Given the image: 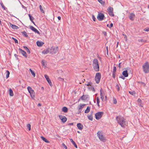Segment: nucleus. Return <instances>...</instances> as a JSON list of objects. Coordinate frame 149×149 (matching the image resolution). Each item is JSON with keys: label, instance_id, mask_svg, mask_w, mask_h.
Returning <instances> with one entry per match:
<instances>
[{"label": "nucleus", "instance_id": "nucleus-35", "mask_svg": "<svg viewBox=\"0 0 149 149\" xmlns=\"http://www.w3.org/2000/svg\"><path fill=\"white\" fill-rule=\"evenodd\" d=\"M26 127L27 128L29 129V131L31 130V125L29 124H28L27 125Z\"/></svg>", "mask_w": 149, "mask_h": 149}, {"label": "nucleus", "instance_id": "nucleus-58", "mask_svg": "<svg viewBox=\"0 0 149 149\" xmlns=\"http://www.w3.org/2000/svg\"><path fill=\"white\" fill-rule=\"evenodd\" d=\"M121 63H119L118 64V67L119 68H121Z\"/></svg>", "mask_w": 149, "mask_h": 149}, {"label": "nucleus", "instance_id": "nucleus-37", "mask_svg": "<svg viewBox=\"0 0 149 149\" xmlns=\"http://www.w3.org/2000/svg\"><path fill=\"white\" fill-rule=\"evenodd\" d=\"M6 78H7L9 77V75L10 74V72L8 70L6 71Z\"/></svg>", "mask_w": 149, "mask_h": 149}, {"label": "nucleus", "instance_id": "nucleus-27", "mask_svg": "<svg viewBox=\"0 0 149 149\" xmlns=\"http://www.w3.org/2000/svg\"><path fill=\"white\" fill-rule=\"evenodd\" d=\"M86 105L85 104H80V105L78 107V109L79 110H80V109H82L84 106H85Z\"/></svg>", "mask_w": 149, "mask_h": 149}, {"label": "nucleus", "instance_id": "nucleus-50", "mask_svg": "<svg viewBox=\"0 0 149 149\" xmlns=\"http://www.w3.org/2000/svg\"><path fill=\"white\" fill-rule=\"evenodd\" d=\"M116 73H113V74H112V77H113V78H115V76H116Z\"/></svg>", "mask_w": 149, "mask_h": 149}, {"label": "nucleus", "instance_id": "nucleus-12", "mask_svg": "<svg viewBox=\"0 0 149 149\" xmlns=\"http://www.w3.org/2000/svg\"><path fill=\"white\" fill-rule=\"evenodd\" d=\"M135 14L133 13H130V15L129 16L130 19L132 21L134 20L135 18Z\"/></svg>", "mask_w": 149, "mask_h": 149}, {"label": "nucleus", "instance_id": "nucleus-63", "mask_svg": "<svg viewBox=\"0 0 149 149\" xmlns=\"http://www.w3.org/2000/svg\"><path fill=\"white\" fill-rule=\"evenodd\" d=\"M58 20H60L61 19V17L60 16H58Z\"/></svg>", "mask_w": 149, "mask_h": 149}, {"label": "nucleus", "instance_id": "nucleus-60", "mask_svg": "<svg viewBox=\"0 0 149 149\" xmlns=\"http://www.w3.org/2000/svg\"><path fill=\"white\" fill-rule=\"evenodd\" d=\"M119 78H121L122 79H125V77H124L123 76H120L119 77Z\"/></svg>", "mask_w": 149, "mask_h": 149}, {"label": "nucleus", "instance_id": "nucleus-29", "mask_svg": "<svg viewBox=\"0 0 149 149\" xmlns=\"http://www.w3.org/2000/svg\"><path fill=\"white\" fill-rule=\"evenodd\" d=\"M96 101H97V104L99 107H100V105H99V102H100V101H99V98L98 97H97L96 98Z\"/></svg>", "mask_w": 149, "mask_h": 149}, {"label": "nucleus", "instance_id": "nucleus-1", "mask_svg": "<svg viewBox=\"0 0 149 149\" xmlns=\"http://www.w3.org/2000/svg\"><path fill=\"white\" fill-rule=\"evenodd\" d=\"M116 120L122 127H124L125 125V119L121 116H118L116 117Z\"/></svg>", "mask_w": 149, "mask_h": 149}, {"label": "nucleus", "instance_id": "nucleus-34", "mask_svg": "<svg viewBox=\"0 0 149 149\" xmlns=\"http://www.w3.org/2000/svg\"><path fill=\"white\" fill-rule=\"evenodd\" d=\"M29 15V18H30V20L31 21H33V20L34 19V18L30 14H29L28 15Z\"/></svg>", "mask_w": 149, "mask_h": 149}, {"label": "nucleus", "instance_id": "nucleus-49", "mask_svg": "<svg viewBox=\"0 0 149 149\" xmlns=\"http://www.w3.org/2000/svg\"><path fill=\"white\" fill-rule=\"evenodd\" d=\"M92 19H93V20L94 21H95L96 18L95 17V16L93 15H92Z\"/></svg>", "mask_w": 149, "mask_h": 149}, {"label": "nucleus", "instance_id": "nucleus-19", "mask_svg": "<svg viewBox=\"0 0 149 149\" xmlns=\"http://www.w3.org/2000/svg\"><path fill=\"white\" fill-rule=\"evenodd\" d=\"M49 52L50 53V49H47L46 50H43L42 52V54H47Z\"/></svg>", "mask_w": 149, "mask_h": 149}, {"label": "nucleus", "instance_id": "nucleus-5", "mask_svg": "<svg viewBox=\"0 0 149 149\" xmlns=\"http://www.w3.org/2000/svg\"><path fill=\"white\" fill-rule=\"evenodd\" d=\"M98 137L99 139L101 141L105 142L106 141L105 138L103 136L102 132L100 131H98L97 133Z\"/></svg>", "mask_w": 149, "mask_h": 149}, {"label": "nucleus", "instance_id": "nucleus-32", "mask_svg": "<svg viewBox=\"0 0 149 149\" xmlns=\"http://www.w3.org/2000/svg\"><path fill=\"white\" fill-rule=\"evenodd\" d=\"M109 15L113 17L114 16V15L113 13V11L109 12Z\"/></svg>", "mask_w": 149, "mask_h": 149}, {"label": "nucleus", "instance_id": "nucleus-30", "mask_svg": "<svg viewBox=\"0 0 149 149\" xmlns=\"http://www.w3.org/2000/svg\"><path fill=\"white\" fill-rule=\"evenodd\" d=\"M0 4L2 8H3L4 10H6L7 9V8H6L3 5V4L2 2L0 3Z\"/></svg>", "mask_w": 149, "mask_h": 149}, {"label": "nucleus", "instance_id": "nucleus-10", "mask_svg": "<svg viewBox=\"0 0 149 149\" xmlns=\"http://www.w3.org/2000/svg\"><path fill=\"white\" fill-rule=\"evenodd\" d=\"M59 117L61 120L62 122L63 123H64L66 122L67 119L65 116L61 115H59Z\"/></svg>", "mask_w": 149, "mask_h": 149}, {"label": "nucleus", "instance_id": "nucleus-25", "mask_svg": "<svg viewBox=\"0 0 149 149\" xmlns=\"http://www.w3.org/2000/svg\"><path fill=\"white\" fill-rule=\"evenodd\" d=\"M107 10L109 13L110 12H112L113 11V8L111 6H109L107 9Z\"/></svg>", "mask_w": 149, "mask_h": 149}, {"label": "nucleus", "instance_id": "nucleus-26", "mask_svg": "<svg viewBox=\"0 0 149 149\" xmlns=\"http://www.w3.org/2000/svg\"><path fill=\"white\" fill-rule=\"evenodd\" d=\"M21 33L24 36L26 37H28V36L27 35L26 32L24 31L23 32H22Z\"/></svg>", "mask_w": 149, "mask_h": 149}, {"label": "nucleus", "instance_id": "nucleus-61", "mask_svg": "<svg viewBox=\"0 0 149 149\" xmlns=\"http://www.w3.org/2000/svg\"><path fill=\"white\" fill-rule=\"evenodd\" d=\"M14 56H15V57L17 59H18V58L17 57V56H18L16 54H14Z\"/></svg>", "mask_w": 149, "mask_h": 149}, {"label": "nucleus", "instance_id": "nucleus-6", "mask_svg": "<svg viewBox=\"0 0 149 149\" xmlns=\"http://www.w3.org/2000/svg\"><path fill=\"white\" fill-rule=\"evenodd\" d=\"M27 88L29 93L31 95L32 98H34L35 97V93L33 90L30 86H28Z\"/></svg>", "mask_w": 149, "mask_h": 149}, {"label": "nucleus", "instance_id": "nucleus-11", "mask_svg": "<svg viewBox=\"0 0 149 149\" xmlns=\"http://www.w3.org/2000/svg\"><path fill=\"white\" fill-rule=\"evenodd\" d=\"M88 98V95H83L79 99V101L80 99L82 100H87Z\"/></svg>", "mask_w": 149, "mask_h": 149}, {"label": "nucleus", "instance_id": "nucleus-4", "mask_svg": "<svg viewBox=\"0 0 149 149\" xmlns=\"http://www.w3.org/2000/svg\"><path fill=\"white\" fill-rule=\"evenodd\" d=\"M142 67L143 70L145 73H148L149 72V64L148 62H146Z\"/></svg>", "mask_w": 149, "mask_h": 149}, {"label": "nucleus", "instance_id": "nucleus-9", "mask_svg": "<svg viewBox=\"0 0 149 149\" xmlns=\"http://www.w3.org/2000/svg\"><path fill=\"white\" fill-rule=\"evenodd\" d=\"M104 15L102 13H99L97 16V18L99 21H102L104 19Z\"/></svg>", "mask_w": 149, "mask_h": 149}, {"label": "nucleus", "instance_id": "nucleus-57", "mask_svg": "<svg viewBox=\"0 0 149 149\" xmlns=\"http://www.w3.org/2000/svg\"><path fill=\"white\" fill-rule=\"evenodd\" d=\"M23 47L24 48V49H25L26 50L27 49H28V47L26 46H24Z\"/></svg>", "mask_w": 149, "mask_h": 149}, {"label": "nucleus", "instance_id": "nucleus-53", "mask_svg": "<svg viewBox=\"0 0 149 149\" xmlns=\"http://www.w3.org/2000/svg\"><path fill=\"white\" fill-rule=\"evenodd\" d=\"M62 145L65 148V149H67V146L65 145L64 143H63L62 144Z\"/></svg>", "mask_w": 149, "mask_h": 149}, {"label": "nucleus", "instance_id": "nucleus-56", "mask_svg": "<svg viewBox=\"0 0 149 149\" xmlns=\"http://www.w3.org/2000/svg\"><path fill=\"white\" fill-rule=\"evenodd\" d=\"M103 33L105 36H107V33H106V32L103 31Z\"/></svg>", "mask_w": 149, "mask_h": 149}, {"label": "nucleus", "instance_id": "nucleus-8", "mask_svg": "<svg viewBox=\"0 0 149 149\" xmlns=\"http://www.w3.org/2000/svg\"><path fill=\"white\" fill-rule=\"evenodd\" d=\"M101 77V74L100 73H97L95 77V79L97 84H98L100 81Z\"/></svg>", "mask_w": 149, "mask_h": 149}, {"label": "nucleus", "instance_id": "nucleus-52", "mask_svg": "<svg viewBox=\"0 0 149 149\" xmlns=\"http://www.w3.org/2000/svg\"><path fill=\"white\" fill-rule=\"evenodd\" d=\"M129 92L130 94H132V95H133L134 94H135V92L134 91H133V92L129 91Z\"/></svg>", "mask_w": 149, "mask_h": 149}, {"label": "nucleus", "instance_id": "nucleus-59", "mask_svg": "<svg viewBox=\"0 0 149 149\" xmlns=\"http://www.w3.org/2000/svg\"><path fill=\"white\" fill-rule=\"evenodd\" d=\"M26 51L29 54H30V51L29 49H27Z\"/></svg>", "mask_w": 149, "mask_h": 149}, {"label": "nucleus", "instance_id": "nucleus-21", "mask_svg": "<svg viewBox=\"0 0 149 149\" xmlns=\"http://www.w3.org/2000/svg\"><path fill=\"white\" fill-rule=\"evenodd\" d=\"M41 138L45 142L48 143H49V141L43 136H41Z\"/></svg>", "mask_w": 149, "mask_h": 149}, {"label": "nucleus", "instance_id": "nucleus-48", "mask_svg": "<svg viewBox=\"0 0 149 149\" xmlns=\"http://www.w3.org/2000/svg\"><path fill=\"white\" fill-rule=\"evenodd\" d=\"M123 36H124V38L125 39V41H127V36H126L125 35V34H123Z\"/></svg>", "mask_w": 149, "mask_h": 149}, {"label": "nucleus", "instance_id": "nucleus-14", "mask_svg": "<svg viewBox=\"0 0 149 149\" xmlns=\"http://www.w3.org/2000/svg\"><path fill=\"white\" fill-rule=\"evenodd\" d=\"M30 28L32 31L34 32L35 33H37L38 34H40L39 31L33 26H30Z\"/></svg>", "mask_w": 149, "mask_h": 149}, {"label": "nucleus", "instance_id": "nucleus-44", "mask_svg": "<svg viewBox=\"0 0 149 149\" xmlns=\"http://www.w3.org/2000/svg\"><path fill=\"white\" fill-rule=\"evenodd\" d=\"M44 76H45V78L46 79V80H47H47H49V77L48 76V75H47L45 74V75Z\"/></svg>", "mask_w": 149, "mask_h": 149}, {"label": "nucleus", "instance_id": "nucleus-31", "mask_svg": "<svg viewBox=\"0 0 149 149\" xmlns=\"http://www.w3.org/2000/svg\"><path fill=\"white\" fill-rule=\"evenodd\" d=\"M99 3H100L102 5L104 6L105 2L103 1L102 0H97Z\"/></svg>", "mask_w": 149, "mask_h": 149}, {"label": "nucleus", "instance_id": "nucleus-7", "mask_svg": "<svg viewBox=\"0 0 149 149\" xmlns=\"http://www.w3.org/2000/svg\"><path fill=\"white\" fill-rule=\"evenodd\" d=\"M104 113V112L102 111L96 113L95 114L96 119L97 120H99L101 118Z\"/></svg>", "mask_w": 149, "mask_h": 149}, {"label": "nucleus", "instance_id": "nucleus-28", "mask_svg": "<svg viewBox=\"0 0 149 149\" xmlns=\"http://www.w3.org/2000/svg\"><path fill=\"white\" fill-rule=\"evenodd\" d=\"M9 93L10 95L11 96H13L14 95V94L13 93V92L11 89H10L9 90Z\"/></svg>", "mask_w": 149, "mask_h": 149}, {"label": "nucleus", "instance_id": "nucleus-46", "mask_svg": "<svg viewBox=\"0 0 149 149\" xmlns=\"http://www.w3.org/2000/svg\"><path fill=\"white\" fill-rule=\"evenodd\" d=\"M12 39L14 40L15 43L18 44V41L17 39L13 38H12Z\"/></svg>", "mask_w": 149, "mask_h": 149}, {"label": "nucleus", "instance_id": "nucleus-13", "mask_svg": "<svg viewBox=\"0 0 149 149\" xmlns=\"http://www.w3.org/2000/svg\"><path fill=\"white\" fill-rule=\"evenodd\" d=\"M19 52L21 53L25 57L27 58V55L26 52L20 48L19 49Z\"/></svg>", "mask_w": 149, "mask_h": 149}, {"label": "nucleus", "instance_id": "nucleus-33", "mask_svg": "<svg viewBox=\"0 0 149 149\" xmlns=\"http://www.w3.org/2000/svg\"><path fill=\"white\" fill-rule=\"evenodd\" d=\"M102 88H101L100 90V96H101V98L102 100H103V99H104V97H102Z\"/></svg>", "mask_w": 149, "mask_h": 149}, {"label": "nucleus", "instance_id": "nucleus-2", "mask_svg": "<svg viewBox=\"0 0 149 149\" xmlns=\"http://www.w3.org/2000/svg\"><path fill=\"white\" fill-rule=\"evenodd\" d=\"M93 66L94 69L96 72H97L99 70V66L98 63V60L95 58L93 61Z\"/></svg>", "mask_w": 149, "mask_h": 149}, {"label": "nucleus", "instance_id": "nucleus-17", "mask_svg": "<svg viewBox=\"0 0 149 149\" xmlns=\"http://www.w3.org/2000/svg\"><path fill=\"white\" fill-rule=\"evenodd\" d=\"M36 44L37 45L38 47L42 46L44 44V43L42 42H40L39 41H37L36 42Z\"/></svg>", "mask_w": 149, "mask_h": 149}, {"label": "nucleus", "instance_id": "nucleus-51", "mask_svg": "<svg viewBox=\"0 0 149 149\" xmlns=\"http://www.w3.org/2000/svg\"><path fill=\"white\" fill-rule=\"evenodd\" d=\"M144 31H149V28L144 29Z\"/></svg>", "mask_w": 149, "mask_h": 149}, {"label": "nucleus", "instance_id": "nucleus-20", "mask_svg": "<svg viewBox=\"0 0 149 149\" xmlns=\"http://www.w3.org/2000/svg\"><path fill=\"white\" fill-rule=\"evenodd\" d=\"M70 140L71 142L72 143V144L74 145V147L77 148V147L76 143L74 142L72 139H70Z\"/></svg>", "mask_w": 149, "mask_h": 149}, {"label": "nucleus", "instance_id": "nucleus-45", "mask_svg": "<svg viewBox=\"0 0 149 149\" xmlns=\"http://www.w3.org/2000/svg\"><path fill=\"white\" fill-rule=\"evenodd\" d=\"M45 61L44 60H42V62H41V63H42V65L44 66H45Z\"/></svg>", "mask_w": 149, "mask_h": 149}, {"label": "nucleus", "instance_id": "nucleus-23", "mask_svg": "<svg viewBox=\"0 0 149 149\" xmlns=\"http://www.w3.org/2000/svg\"><path fill=\"white\" fill-rule=\"evenodd\" d=\"M93 113L92 112L91 113L90 115H88V118L90 120L92 121L93 119V116H92Z\"/></svg>", "mask_w": 149, "mask_h": 149}, {"label": "nucleus", "instance_id": "nucleus-39", "mask_svg": "<svg viewBox=\"0 0 149 149\" xmlns=\"http://www.w3.org/2000/svg\"><path fill=\"white\" fill-rule=\"evenodd\" d=\"M113 26V24L112 23H111L110 25H109V24H107V26L108 27H109V28H111V27H112Z\"/></svg>", "mask_w": 149, "mask_h": 149}, {"label": "nucleus", "instance_id": "nucleus-55", "mask_svg": "<svg viewBox=\"0 0 149 149\" xmlns=\"http://www.w3.org/2000/svg\"><path fill=\"white\" fill-rule=\"evenodd\" d=\"M91 82H88L87 84H86V85L88 86L89 85L91 86Z\"/></svg>", "mask_w": 149, "mask_h": 149}, {"label": "nucleus", "instance_id": "nucleus-3", "mask_svg": "<svg viewBox=\"0 0 149 149\" xmlns=\"http://www.w3.org/2000/svg\"><path fill=\"white\" fill-rule=\"evenodd\" d=\"M58 51V47L52 46L50 49V54H54L56 53Z\"/></svg>", "mask_w": 149, "mask_h": 149}, {"label": "nucleus", "instance_id": "nucleus-22", "mask_svg": "<svg viewBox=\"0 0 149 149\" xmlns=\"http://www.w3.org/2000/svg\"><path fill=\"white\" fill-rule=\"evenodd\" d=\"M62 110L63 112L65 113H66L68 111V109L66 107H63L62 108Z\"/></svg>", "mask_w": 149, "mask_h": 149}, {"label": "nucleus", "instance_id": "nucleus-64", "mask_svg": "<svg viewBox=\"0 0 149 149\" xmlns=\"http://www.w3.org/2000/svg\"><path fill=\"white\" fill-rule=\"evenodd\" d=\"M69 125H73V123H70L68 124Z\"/></svg>", "mask_w": 149, "mask_h": 149}, {"label": "nucleus", "instance_id": "nucleus-54", "mask_svg": "<svg viewBox=\"0 0 149 149\" xmlns=\"http://www.w3.org/2000/svg\"><path fill=\"white\" fill-rule=\"evenodd\" d=\"M58 79L60 81H64V79L63 78H61L59 77L58 78Z\"/></svg>", "mask_w": 149, "mask_h": 149}, {"label": "nucleus", "instance_id": "nucleus-18", "mask_svg": "<svg viewBox=\"0 0 149 149\" xmlns=\"http://www.w3.org/2000/svg\"><path fill=\"white\" fill-rule=\"evenodd\" d=\"M122 74L125 77H127L128 75L127 70L123 71V72Z\"/></svg>", "mask_w": 149, "mask_h": 149}, {"label": "nucleus", "instance_id": "nucleus-16", "mask_svg": "<svg viewBox=\"0 0 149 149\" xmlns=\"http://www.w3.org/2000/svg\"><path fill=\"white\" fill-rule=\"evenodd\" d=\"M78 128L80 130H82L83 128V126L81 123H78L77 125Z\"/></svg>", "mask_w": 149, "mask_h": 149}, {"label": "nucleus", "instance_id": "nucleus-24", "mask_svg": "<svg viewBox=\"0 0 149 149\" xmlns=\"http://www.w3.org/2000/svg\"><path fill=\"white\" fill-rule=\"evenodd\" d=\"M90 107H88L86 109L84 113H88L90 111Z\"/></svg>", "mask_w": 149, "mask_h": 149}, {"label": "nucleus", "instance_id": "nucleus-42", "mask_svg": "<svg viewBox=\"0 0 149 149\" xmlns=\"http://www.w3.org/2000/svg\"><path fill=\"white\" fill-rule=\"evenodd\" d=\"M116 66H114L113 68V72L116 73Z\"/></svg>", "mask_w": 149, "mask_h": 149}, {"label": "nucleus", "instance_id": "nucleus-15", "mask_svg": "<svg viewBox=\"0 0 149 149\" xmlns=\"http://www.w3.org/2000/svg\"><path fill=\"white\" fill-rule=\"evenodd\" d=\"M10 24L11 27L13 29H17L19 28L18 26L15 25L11 23H10Z\"/></svg>", "mask_w": 149, "mask_h": 149}, {"label": "nucleus", "instance_id": "nucleus-38", "mask_svg": "<svg viewBox=\"0 0 149 149\" xmlns=\"http://www.w3.org/2000/svg\"><path fill=\"white\" fill-rule=\"evenodd\" d=\"M29 70H30V71L31 72V74L33 75V76L34 77H35L36 75H35V73H34V72L31 69H30Z\"/></svg>", "mask_w": 149, "mask_h": 149}, {"label": "nucleus", "instance_id": "nucleus-41", "mask_svg": "<svg viewBox=\"0 0 149 149\" xmlns=\"http://www.w3.org/2000/svg\"><path fill=\"white\" fill-rule=\"evenodd\" d=\"M47 81L51 86H52V85L51 80L50 79H49V80H47Z\"/></svg>", "mask_w": 149, "mask_h": 149}, {"label": "nucleus", "instance_id": "nucleus-36", "mask_svg": "<svg viewBox=\"0 0 149 149\" xmlns=\"http://www.w3.org/2000/svg\"><path fill=\"white\" fill-rule=\"evenodd\" d=\"M116 88L117 89L118 91H120V87L118 84H117L116 85Z\"/></svg>", "mask_w": 149, "mask_h": 149}, {"label": "nucleus", "instance_id": "nucleus-62", "mask_svg": "<svg viewBox=\"0 0 149 149\" xmlns=\"http://www.w3.org/2000/svg\"><path fill=\"white\" fill-rule=\"evenodd\" d=\"M141 99H139L138 100V102H141Z\"/></svg>", "mask_w": 149, "mask_h": 149}, {"label": "nucleus", "instance_id": "nucleus-43", "mask_svg": "<svg viewBox=\"0 0 149 149\" xmlns=\"http://www.w3.org/2000/svg\"><path fill=\"white\" fill-rule=\"evenodd\" d=\"M138 83H139L141 84L142 85H143V86H145L146 85V84L144 83H143V82H141V81H138Z\"/></svg>", "mask_w": 149, "mask_h": 149}, {"label": "nucleus", "instance_id": "nucleus-47", "mask_svg": "<svg viewBox=\"0 0 149 149\" xmlns=\"http://www.w3.org/2000/svg\"><path fill=\"white\" fill-rule=\"evenodd\" d=\"M113 103L114 104H116V103L117 102V101L116 100V99L113 98Z\"/></svg>", "mask_w": 149, "mask_h": 149}, {"label": "nucleus", "instance_id": "nucleus-40", "mask_svg": "<svg viewBox=\"0 0 149 149\" xmlns=\"http://www.w3.org/2000/svg\"><path fill=\"white\" fill-rule=\"evenodd\" d=\"M39 7H40V11L44 13V10H43L42 9V6L41 5H40Z\"/></svg>", "mask_w": 149, "mask_h": 149}]
</instances>
